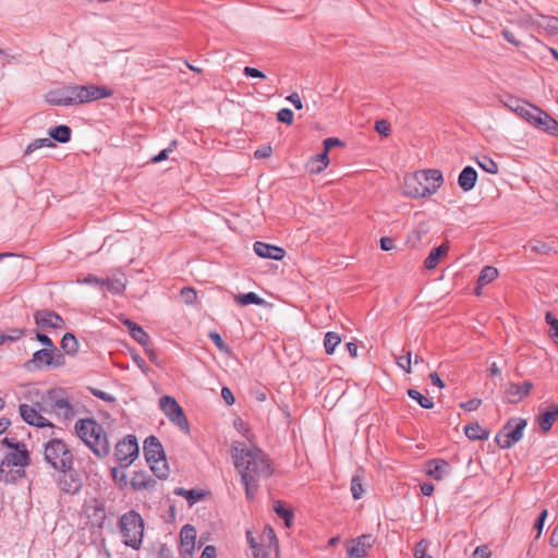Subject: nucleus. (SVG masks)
<instances>
[{
	"instance_id": "nucleus-1",
	"label": "nucleus",
	"mask_w": 558,
	"mask_h": 558,
	"mask_svg": "<svg viewBox=\"0 0 558 558\" xmlns=\"http://www.w3.org/2000/svg\"><path fill=\"white\" fill-rule=\"evenodd\" d=\"M231 456L235 469L241 474L246 498L253 500L259 482L272 474L270 461L263 450L244 441L232 444Z\"/></svg>"
},
{
	"instance_id": "nucleus-2",
	"label": "nucleus",
	"mask_w": 558,
	"mask_h": 558,
	"mask_svg": "<svg viewBox=\"0 0 558 558\" xmlns=\"http://www.w3.org/2000/svg\"><path fill=\"white\" fill-rule=\"evenodd\" d=\"M442 183L444 177L440 170H420L404 175L402 193L411 198L428 197L435 194Z\"/></svg>"
},
{
	"instance_id": "nucleus-3",
	"label": "nucleus",
	"mask_w": 558,
	"mask_h": 558,
	"mask_svg": "<svg viewBox=\"0 0 558 558\" xmlns=\"http://www.w3.org/2000/svg\"><path fill=\"white\" fill-rule=\"evenodd\" d=\"M75 434L100 459L110 453L105 428L94 418H81L74 425Z\"/></svg>"
},
{
	"instance_id": "nucleus-4",
	"label": "nucleus",
	"mask_w": 558,
	"mask_h": 558,
	"mask_svg": "<svg viewBox=\"0 0 558 558\" xmlns=\"http://www.w3.org/2000/svg\"><path fill=\"white\" fill-rule=\"evenodd\" d=\"M19 450H9L0 463V478L5 483H15L25 476V468L31 464V456L26 446Z\"/></svg>"
},
{
	"instance_id": "nucleus-5",
	"label": "nucleus",
	"mask_w": 558,
	"mask_h": 558,
	"mask_svg": "<svg viewBox=\"0 0 558 558\" xmlns=\"http://www.w3.org/2000/svg\"><path fill=\"white\" fill-rule=\"evenodd\" d=\"M44 461L54 471L74 465V453L70 446L59 438H52L44 445Z\"/></svg>"
},
{
	"instance_id": "nucleus-6",
	"label": "nucleus",
	"mask_w": 558,
	"mask_h": 558,
	"mask_svg": "<svg viewBox=\"0 0 558 558\" xmlns=\"http://www.w3.org/2000/svg\"><path fill=\"white\" fill-rule=\"evenodd\" d=\"M119 529L125 546L140 549L144 536V520L138 512L130 510L119 519Z\"/></svg>"
},
{
	"instance_id": "nucleus-7",
	"label": "nucleus",
	"mask_w": 558,
	"mask_h": 558,
	"mask_svg": "<svg viewBox=\"0 0 558 558\" xmlns=\"http://www.w3.org/2000/svg\"><path fill=\"white\" fill-rule=\"evenodd\" d=\"M144 456L150 466L151 472L158 478H166L169 474V468L161 442L156 436H149L144 441Z\"/></svg>"
},
{
	"instance_id": "nucleus-8",
	"label": "nucleus",
	"mask_w": 558,
	"mask_h": 558,
	"mask_svg": "<svg viewBox=\"0 0 558 558\" xmlns=\"http://www.w3.org/2000/svg\"><path fill=\"white\" fill-rule=\"evenodd\" d=\"M68 99L70 106H77L104 98H108L112 95V92L106 87L96 85H73L66 86Z\"/></svg>"
},
{
	"instance_id": "nucleus-9",
	"label": "nucleus",
	"mask_w": 558,
	"mask_h": 558,
	"mask_svg": "<svg viewBox=\"0 0 558 558\" xmlns=\"http://www.w3.org/2000/svg\"><path fill=\"white\" fill-rule=\"evenodd\" d=\"M44 407L41 410L45 413L53 412L59 418L71 420L75 416L73 405L64 397L61 389H50L43 398Z\"/></svg>"
},
{
	"instance_id": "nucleus-10",
	"label": "nucleus",
	"mask_w": 558,
	"mask_h": 558,
	"mask_svg": "<svg viewBox=\"0 0 558 558\" xmlns=\"http://www.w3.org/2000/svg\"><path fill=\"white\" fill-rule=\"evenodd\" d=\"M525 418H510L502 429L497 433L495 441L501 449H509L523 437L524 428L526 427Z\"/></svg>"
},
{
	"instance_id": "nucleus-11",
	"label": "nucleus",
	"mask_w": 558,
	"mask_h": 558,
	"mask_svg": "<svg viewBox=\"0 0 558 558\" xmlns=\"http://www.w3.org/2000/svg\"><path fill=\"white\" fill-rule=\"evenodd\" d=\"M54 483L62 495L75 496L83 488V478L80 472L71 465L69 469L57 471Z\"/></svg>"
},
{
	"instance_id": "nucleus-12",
	"label": "nucleus",
	"mask_w": 558,
	"mask_h": 558,
	"mask_svg": "<svg viewBox=\"0 0 558 558\" xmlns=\"http://www.w3.org/2000/svg\"><path fill=\"white\" fill-rule=\"evenodd\" d=\"M64 364V355L58 349H41L33 354V359L25 363L28 371L40 369L43 367H59Z\"/></svg>"
},
{
	"instance_id": "nucleus-13",
	"label": "nucleus",
	"mask_w": 558,
	"mask_h": 558,
	"mask_svg": "<svg viewBox=\"0 0 558 558\" xmlns=\"http://www.w3.org/2000/svg\"><path fill=\"white\" fill-rule=\"evenodd\" d=\"M138 453L140 447L134 435H128L116 445L114 457L122 469L130 466Z\"/></svg>"
},
{
	"instance_id": "nucleus-14",
	"label": "nucleus",
	"mask_w": 558,
	"mask_h": 558,
	"mask_svg": "<svg viewBox=\"0 0 558 558\" xmlns=\"http://www.w3.org/2000/svg\"><path fill=\"white\" fill-rule=\"evenodd\" d=\"M159 407L165 415L181 430L189 432V422L181 405L170 396L159 399Z\"/></svg>"
},
{
	"instance_id": "nucleus-15",
	"label": "nucleus",
	"mask_w": 558,
	"mask_h": 558,
	"mask_svg": "<svg viewBox=\"0 0 558 558\" xmlns=\"http://www.w3.org/2000/svg\"><path fill=\"white\" fill-rule=\"evenodd\" d=\"M86 523L92 527L102 529L107 513L104 500L93 498L84 502L82 507Z\"/></svg>"
},
{
	"instance_id": "nucleus-16",
	"label": "nucleus",
	"mask_w": 558,
	"mask_h": 558,
	"mask_svg": "<svg viewBox=\"0 0 558 558\" xmlns=\"http://www.w3.org/2000/svg\"><path fill=\"white\" fill-rule=\"evenodd\" d=\"M44 407V402H37L36 404L29 405L26 403H22L19 407V412L22 420L28 425L35 427H53V424L49 422L43 413H45L41 408Z\"/></svg>"
},
{
	"instance_id": "nucleus-17",
	"label": "nucleus",
	"mask_w": 558,
	"mask_h": 558,
	"mask_svg": "<svg viewBox=\"0 0 558 558\" xmlns=\"http://www.w3.org/2000/svg\"><path fill=\"white\" fill-rule=\"evenodd\" d=\"M374 544L372 534H363L345 544L349 558H363Z\"/></svg>"
},
{
	"instance_id": "nucleus-18",
	"label": "nucleus",
	"mask_w": 558,
	"mask_h": 558,
	"mask_svg": "<svg viewBox=\"0 0 558 558\" xmlns=\"http://www.w3.org/2000/svg\"><path fill=\"white\" fill-rule=\"evenodd\" d=\"M506 107L514 112L518 117L526 121L529 124L532 123L535 118L534 111L538 110L537 106L530 102L522 101L521 99L509 97L505 102Z\"/></svg>"
},
{
	"instance_id": "nucleus-19",
	"label": "nucleus",
	"mask_w": 558,
	"mask_h": 558,
	"mask_svg": "<svg viewBox=\"0 0 558 558\" xmlns=\"http://www.w3.org/2000/svg\"><path fill=\"white\" fill-rule=\"evenodd\" d=\"M34 319L38 328L62 329L64 327L63 318L50 310H39L35 312Z\"/></svg>"
},
{
	"instance_id": "nucleus-20",
	"label": "nucleus",
	"mask_w": 558,
	"mask_h": 558,
	"mask_svg": "<svg viewBox=\"0 0 558 558\" xmlns=\"http://www.w3.org/2000/svg\"><path fill=\"white\" fill-rule=\"evenodd\" d=\"M535 118L533 119L532 125L533 128L546 132L550 135L558 136V121L551 118L547 112L543 111L541 108L534 111Z\"/></svg>"
},
{
	"instance_id": "nucleus-21",
	"label": "nucleus",
	"mask_w": 558,
	"mask_h": 558,
	"mask_svg": "<svg viewBox=\"0 0 558 558\" xmlns=\"http://www.w3.org/2000/svg\"><path fill=\"white\" fill-rule=\"evenodd\" d=\"M533 389L532 381H523L522 384L510 383L506 389V402L518 403L527 397Z\"/></svg>"
},
{
	"instance_id": "nucleus-22",
	"label": "nucleus",
	"mask_w": 558,
	"mask_h": 558,
	"mask_svg": "<svg viewBox=\"0 0 558 558\" xmlns=\"http://www.w3.org/2000/svg\"><path fill=\"white\" fill-rule=\"evenodd\" d=\"M254 252L262 258H269L275 260H281L286 255V252L282 247L259 241L254 243Z\"/></svg>"
},
{
	"instance_id": "nucleus-23",
	"label": "nucleus",
	"mask_w": 558,
	"mask_h": 558,
	"mask_svg": "<svg viewBox=\"0 0 558 558\" xmlns=\"http://www.w3.org/2000/svg\"><path fill=\"white\" fill-rule=\"evenodd\" d=\"M156 484L157 482L144 471L135 472L130 482L132 489L136 492L153 489Z\"/></svg>"
},
{
	"instance_id": "nucleus-24",
	"label": "nucleus",
	"mask_w": 558,
	"mask_h": 558,
	"mask_svg": "<svg viewBox=\"0 0 558 558\" xmlns=\"http://www.w3.org/2000/svg\"><path fill=\"white\" fill-rule=\"evenodd\" d=\"M558 418V405L550 404L545 412L537 416V423L542 432L547 433Z\"/></svg>"
},
{
	"instance_id": "nucleus-25",
	"label": "nucleus",
	"mask_w": 558,
	"mask_h": 558,
	"mask_svg": "<svg viewBox=\"0 0 558 558\" xmlns=\"http://www.w3.org/2000/svg\"><path fill=\"white\" fill-rule=\"evenodd\" d=\"M476 181L477 172L471 166L463 168L458 177V184L464 192L473 190L476 184Z\"/></svg>"
},
{
	"instance_id": "nucleus-26",
	"label": "nucleus",
	"mask_w": 558,
	"mask_h": 558,
	"mask_svg": "<svg viewBox=\"0 0 558 558\" xmlns=\"http://www.w3.org/2000/svg\"><path fill=\"white\" fill-rule=\"evenodd\" d=\"M181 546L187 554H192L195 548L196 530L192 525H184L180 532Z\"/></svg>"
},
{
	"instance_id": "nucleus-27",
	"label": "nucleus",
	"mask_w": 558,
	"mask_h": 558,
	"mask_svg": "<svg viewBox=\"0 0 558 558\" xmlns=\"http://www.w3.org/2000/svg\"><path fill=\"white\" fill-rule=\"evenodd\" d=\"M123 324L126 326L130 336L143 348H146L149 344L150 338L140 325L131 322L130 319H125Z\"/></svg>"
},
{
	"instance_id": "nucleus-28",
	"label": "nucleus",
	"mask_w": 558,
	"mask_h": 558,
	"mask_svg": "<svg viewBox=\"0 0 558 558\" xmlns=\"http://www.w3.org/2000/svg\"><path fill=\"white\" fill-rule=\"evenodd\" d=\"M448 252L449 245L447 243H442L438 247L433 248L424 262L425 268L428 270L436 268L440 258L446 256Z\"/></svg>"
},
{
	"instance_id": "nucleus-29",
	"label": "nucleus",
	"mask_w": 558,
	"mask_h": 558,
	"mask_svg": "<svg viewBox=\"0 0 558 558\" xmlns=\"http://www.w3.org/2000/svg\"><path fill=\"white\" fill-rule=\"evenodd\" d=\"M464 434L471 440H486L489 437V430L481 427L476 422L465 425Z\"/></svg>"
},
{
	"instance_id": "nucleus-30",
	"label": "nucleus",
	"mask_w": 558,
	"mask_h": 558,
	"mask_svg": "<svg viewBox=\"0 0 558 558\" xmlns=\"http://www.w3.org/2000/svg\"><path fill=\"white\" fill-rule=\"evenodd\" d=\"M449 469L448 462L445 460H432L428 462L427 474L434 480H441Z\"/></svg>"
},
{
	"instance_id": "nucleus-31",
	"label": "nucleus",
	"mask_w": 558,
	"mask_h": 558,
	"mask_svg": "<svg viewBox=\"0 0 558 558\" xmlns=\"http://www.w3.org/2000/svg\"><path fill=\"white\" fill-rule=\"evenodd\" d=\"M66 86L50 90L46 95V101L53 106H70V102L63 100L68 99Z\"/></svg>"
},
{
	"instance_id": "nucleus-32",
	"label": "nucleus",
	"mask_w": 558,
	"mask_h": 558,
	"mask_svg": "<svg viewBox=\"0 0 558 558\" xmlns=\"http://www.w3.org/2000/svg\"><path fill=\"white\" fill-rule=\"evenodd\" d=\"M48 134L50 140H54L59 143H68L71 140L72 130L68 125H58L49 129Z\"/></svg>"
},
{
	"instance_id": "nucleus-33",
	"label": "nucleus",
	"mask_w": 558,
	"mask_h": 558,
	"mask_svg": "<svg viewBox=\"0 0 558 558\" xmlns=\"http://www.w3.org/2000/svg\"><path fill=\"white\" fill-rule=\"evenodd\" d=\"M174 494L177 496L184 497L190 506H193L197 501H199L204 497V493L197 489H185L183 487H178L174 489Z\"/></svg>"
},
{
	"instance_id": "nucleus-34",
	"label": "nucleus",
	"mask_w": 558,
	"mask_h": 558,
	"mask_svg": "<svg viewBox=\"0 0 558 558\" xmlns=\"http://www.w3.org/2000/svg\"><path fill=\"white\" fill-rule=\"evenodd\" d=\"M62 350L70 355H73L78 350V342L75 336L71 332H66L61 340Z\"/></svg>"
},
{
	"instance_id": "nucleus-35",
	"label": "nucleus",
	"mask_w": 558,
	"mask_h": 558,
	"mask_svg": "<svg viewBox=\"0 0 558 558\" xmlns=\"http://www.w3.org/2000/svg\"><path fill=\"white\" fill-rule=\"evenodd\" d=\"M498 277V270L497 268L493 266H485L478 276L477 283L478 287H485L486 284L490 283Z\"/></svg>"
},
{
	"instance_id": "nucleus-36",
	"label": "nucleus",
	"mask_w": 558,
	"mask_h": 558,
	"mask_svg": "<svg viewBox=\"0 0 558 558\" xmlns=\"http://www.w3.org/2000/svg\"><path fill=\"white\" fill-rule=\"evenodd\" d=\"M329 163L328 151L324 149L322 154H318L311 160V172L320 173Z\"/></svg>"
},
{
	"instance_id": "nucleus-37",
	"label": "nucleus",
	"mask_w": 558,
	"mask_h": 558,
	"mask_svg": "<svg viewBox=\"0 0 558 558\" xmlns=\"http://www.w3.org/2000/svg\"><path fill=\"white\" fill-rule=\"evenodd\" d=\"M535 254L548 255L551 252V247L542 240L532 239L525 246Z\"/></svg>"
},
{
	"instance_id": "nucleus-38",
	"label": "nucleus",
	"mask_w": 558,
	"mask_h": 558,
	"mask_svg": "<svg viewBox=\"0 0 558 558\" xmlns=\"http://www.w3.org/2000/svg\"><path fill=\"white\" fill-rule=\"evenodd\" d=\"M340 342L341 338L337 332L328 331L324 338V348L326 353L332 354Z\"/></svg>"
},
{
	"instance_id": "nucleus-39",
	"label": "nucleus",
	"mask_w": 558,
	"mask_h": 558,
	"mask_svg": "<svg viewBox=\"0 0 558 558\" xmlns=\"http://www.w3.org/2000/svg\"><path fill=\"white\" fill-rule=\"evenodd\" d=\"M362 471L357 470L356 473L351 478V493L352 497L357 500L362 498L364 489L362 485Z\"/></svg>"
},
{
	"instance_id": "nucleus-40",
	"label": "nucleus",
	"mask_w": 558,
	"mask_h": 558,
	"mask_svg": "<svg viewBox=\"0 0 558 558\" xmlns=\"http://www.w3.org/2000/svg\"><path fill=\"white\" fill-rule=\"evenodd\" d=\"M275 512L284 520L286 526L290 527L293 522V513L291 510L286 508L282 501H276L274 506Z\"/></svg>"
},
{
	"instance_id": "nucleus-41",
	"label": "nucleus",
	"mask_w": 558,
	"mask_h": 558,
	"mask_svg": "<svg viewBox=\"0 0 558 558\" xmlns=\"http://www.w3.org/2000/svg\"><path fill=\"white\" fill-rule=\"evenodd\" d=\"M477 166L490 174H496L498 172V165L488 156H480L476 158Z\"/></svg>"
},
{
	"instance_id": "nucleus-42",
	"label": "nucleus",
	"mask_w": 558,
	"mask_h": 558,
	"mask_svg": "<svg viewBox=\"0 0 558 558\" xmlns=\"http://www.w3.org/2000/svg\"><path fill=\"white\" fill-rule=\"evenodd\" d=\"M235 301L242 306L248 304L263 305L265 303V301L262 298H259L255 292L239 294L235 296Z\"/></svg>"
},
{
	"instance_id": "nucleus-43",
	"label": "nucleus",
	"mask_w": 558,
	"mask_h": 558,
	"mask_svg": "<svg viewBox=\"0 0 558 558\" xmlns=\"http://www.w3.org/2000/svg\"><path fill=\"white\" fill-rule=\"evenodd\" d=\"M56 144L48 137L46 138H37L28 144L24 151V156H28L36 151L37 149L44 148V147H54Z\"/></svg>"
},
{
	"instance_id": "nucleus-44",
	"label": "nucleus",
	"mask_w": 558,
	"mask_h": 558,
	"mask_svg": "<svg viewBox=\"0 0 558 558\" xmlns=\"http://www.w3.org/2000/svg\"><path fill=\"white\" fill-rule=\"evenodd\" d=\"M539 26L546 31L549 35L558 34V17L556 16H544Z\"/></svg>"
},
{
	"instance_id": "nucleus-45",
	"label": "nucleus",
	"mask_w": 558,
	"mask_h": 558,
	"mask_svg": "<svg viewBox=\"0 0 558 558\" xmlns=\"http://www.w3.org/2000/svg\"><path fill=\"white\" fill-rule=\"evenodd\" d=\"M408 396L415 400L422 408L432 409L434 407V402L427 397L423 396L420 391L415 389H409Z\"/></svg>"
},
{
	"instance_id": "nucleus-46",
	"label": "nucleus",
	"mask_w": 558,
	"mask_h": 558,
	"mask_svg": "<svg viewBox=\"0 0 558 558\" xmlns=\"http://www.w3.org/2000/svg\"><path fill=\"white\" fill-rule=\"evenodd\" d=\"M546 323L550 326L549 336L555 343H558V319L550 312L545 315Z\"/></svg>"
},
{
	"instance_id": "nucleus-47",
	"label": "nucleus",
	"mask_w": 558,
	"mask_h": 558,
	"mask_svg": "<svg viewBox=\"0 0 558 558\" xmlns=\"http://www.w3.org/2000/svg\"><path fill=\"white\" fill-rule=\"evenodd\" d=\"M111 476H112L114 483L118 484L120 488H123L128 485L126 474L121 466L112 468Z\"/></svg>"
},
{
	"instance_id": "nucleus-48",
	"label": "nucleus",
	"mask_w": 558,
	"mask_h": 558,
	"mask_svg": "<svg viewBox=\"0 0 558 558\" xmlns=\"http://www.w3.org/2000/svg\"><path fill=\"white\" fill-rule=\"evenodd\" d=\"M180 294L182 301L187 305L194 304L197 299L196 291L191 287L183 288Z\"/></svg>"
},
{
	"instance_id": "nucleus-49",
	"label": "nucleus",
	"mask_w": 558,
	"mask_h": 558,
	"mask_svg": "<svg viewBox=\"0 0 558 558\" xmlns=\"http://www.w3.org/2000/svg\"><path fill=\"white\" fill-rule=\"evenodd\" d=\"M104 286H106L107 290L110 291L111 293H114V294H119L121 292H123L124 290V284L120 281V280H110V279H105V283Z\"/></svg>"
},
{
	"instance_id": "nucleus-50",
	"label": "nucleus",
	"mask_w": 558,
	"mask_h": 558,
	"mask_svg": "<svg viewBox=\"0 0 558 558\" xmlns=\"http://www.w3.org/2000/svg\"><path fill=\"white\" fill-rule=\"evenodd\" d=\"M397 364L401 367L405 373H411V352L408 351L404 355H400L396 357Z\"/></svg>"
},
{
	"instance_id": "nucleus-51",
	"label": "nucleus",
	"mask_w": 558,
	"mask_h": 558,
	"mask_svg": "<svg viewBox=\"0 0 558 558\" xmlns=\"http://www.w3.org/2000/svg\"><path fill=\"white\" fill-rule=\"evenodd\" d=\"M428 544L426 541H420L414 548V558H433L427 551Z\"/></svg>"
},
{
	"instance_id": "nucleus-52",
	"label": "nucleus",
	"mask_w": 558,
	"mask_h": 558,
	"mask_svg": "<svg viewBox=\"0 0 558 558\" xmlns=\"http://www.w3.org/2000/svg\"><path fill=\"white\" fill-rule=\"evenodd\" d=\"M277 119L279 122L286 123V124H292L293 122V112L289 108H282L277 113Z\"/></svg>"
},
{
	"instance_id": "nucleus-53",
	"label": "nucleus",
	"mask_w": 558,
	"mask_h": 558,
	"mask_svg": "<svg viewBox=\"0 0 558 558\" xmlns=\"http://www.w3.org/2000/svg\"><path fill=\"white\" fill-rule=\"evenodd\" d=\"M547 515H548V511H547V509H544L539 513L538 518L536 519V521L534 523V530H536V532H537L536 536H535L536 539L539 538L542 535V531H543L544 523H545Z\"/></svg>"
},
{
	"instance_id": "nucleus-54",
	"label": "nucleus",
	"mask_w": 558,
	"mask_h": 558,
	"mask_svg": "<svg viewBox=\"0 0 558 558\" xmlns=\"http://www.w3.org/2000/svg\"><path fill=\"white\" fill-rule=\"evenodd\" d=\"M482 404V400L477 398L470 399L465 402L460 403V408H462L465 411L472 412L477 410Z\"/></svg>"
},
{
	"instance_id": "nucleus-55",
	"label": "nucleus",
	"mask_w": 558,
	"mask_h": 558,
	"mask_svg": "<svg viewBox=\"0 0 558 558\" xmlns=\"http://www.w3.org/2000/svg\"><path fill=\"white\" fill-rule=\"evenodd\" d=\"M1 442L10 450H19L21 449L20 446H26L23 441L17 440L15 437H5Z\"/></svg>"
},
{
	"instance_id": "nucleus-56",
	"label": "nucleus",
	"mask_w": 558,
	"mask_h": 558,
	"mask_svg": "<svg viewBox=\"0 0 558 558\" xmlns=\"http://www.w3.org/2000/svg\"><path fill=\"white\" fill-rule=\"evenodd\" d=\"M375 130L384 136H388L390 133V123L387 120H378L375 123Z\"/></svg>"
},
{
	"instance_id": "nucleus-57",
	"label": "nucleus",
	"mask_w": 558,
	"mask_h": 558,
	"mask_svg": "<svg viewBox=\"0 0 558 558\" xmlns=\"http://www.w3.org/2000/svg\"><path fill=\"white\" fill-rule=\"evenodd\" d=\"M78 282L80 283H84V284H93V286H104L105 283V279H100L98 277H96L95 275H88L86 277H84L83 279H78Z\"/></svg>"
},
{
	"instance_id": "nucleus-58",
	"label": "nucleus",
	"mask_w": 558,
	"mask_h": 558,
	"mask_svg": "<svg viewBox=\"0 0 558 558\" xmlns=\"http://www.w3.org/2000/svg\"><path fill=\"white\" fill-rule=\"evenodd\" d=\"M243 73L247 77L266 78V75L256 68L245 66Z\"/></svg>"
},
{
	"instance_id": "nucleus-59",
	"label": "nucleus",
	"mask_w": 558,
	"mask_h": 558,
	"mask_svg": "<svg viewBox=\"0 0 558 558\" xmlns=\"http://www.w3.org/2000/svg\"><path fill=\"white\" fill-rule=\"evenodd\" d=\"M175 142H172L170 146L174 145ZM172 151V147H168V148H165L162 149L159 154H157L156 156H154L150 161L153 163H158L162 160H166L168 157H169V153Z\"/></svg>"
},
{
	"instance_id": "nucleus-60",
	"label": "nucleus",
	"mask_w": 558,
	"mask_h": 558,
	"mask_svg": "<svg viewBox=\"0 0 558 558\" xmlns=\"http://www.w3.org/2000/svg\"><path fill=\"white\" fill-rule=\"evenodd\" d=\"M36 339L46 348L45 349H57L52 340L45 333L36 332Z\"/></svg>"
},
{
	"instance_id": "nucleus-61",
	"label": "nucleus",
	"mask_w": 558,
	"mask_h": 558,
	"mask_svg": "<svg viewBox=\"0 0 558 558\" xmlns=\"http://www.w3.org/2000/svg\"><path fill=\"white\" fill-rule=\"evenodd\" d=\"M209 338L213 340V342L217 345L219 350L223 351L227 349L225 341L217 331H210Z\"/></svg>"
},
{
	"instance_id": "nucleus-62",
	"label": "nucleus",
	"mask_w": 558,
	"mask_h": 558,
	"mask_svg": "<svg viewBox=\"0 0 558 558\" xmlns=\"http://www.w3.org/2000/svg\"><path fill=\"white\" fill-rule=\"evenodd\" d=\"M272 153V149L270 146H263L255 150L254 156L257 159L269 157Z\"/></svg>"
},
{
	"instance_id": "nucleus-63",
	"label": "nucleus",
	"mask_w": 558,
	"mask_h": 558,
	"mask_svg": "<svg viewBox=\"0 0 558 558\" xmlns=\"http://www.w3.org/2000/svg\"><path fill=\"white\" fill-rule=\"evenodd\" d=\"M221 397L228 405H232L234 403L233 393L228 387H222Z\"/></svg>"
},
{
	"instance_id": "nucleus-64",
	"label": "nucleus",
	"mask_w": 558,
	"mask_h": 558,
	"mask_svg": "<svg viewBox=\"0 0 558 558\" xmlns=\"http://www.w3.org/2000/svg\"><path fill=\"white\" fill-rule=\"evenodd\" d=\"M216 557V547L213 545H208L204 548L201 558H215Z\"/></svg>"
}]
</instances>
